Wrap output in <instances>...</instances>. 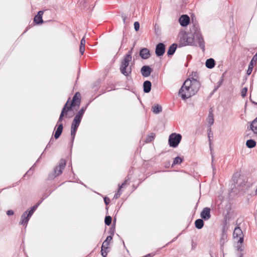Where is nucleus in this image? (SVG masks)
Returning <instances> with one entry per match:
<instances>
[{"mask_svg":"<svg viewBox=\"0 0 257 257\" xmlns=\"http://www.w3.org/2000/svg\"><path fill=\"white\" fill-rule=\"evenodd\" d=\"M190 33L184 32L180 38V43L183 46L193 45L196 42L200 47L203 49L205 47V43L201 34L199 26L193 24L190 27Z\"/></svg>","mask_w":257,"mask_h":257,"instance_id":"nucleus-1","label":"nucleus"},{"mask_svg":"<svg viewBox=\"0 0 257 257\" xmlns=\"http://www.w3.org/2000/svg\"><path fill=\"white\" fill-rule=\"evenodd\" d=\"M200 86L199 82L196 79L188 78L185 80L180 89L179 95L183 100H186L195 95L198 91Z\"/></svg>","mask_w":257,"mask_h":257,"instance_id":"nucleus-2","label":"nucleus"},{"mask_svg":"<svg viewBox=\"0 0 257 257\" xmlns=\"http://www.w3.org/2000/svg\"><path fill=\"white\" fill-rule=\"evenodd\" d=\"M80 97H81V95H80V93L78 92H76L72 98V100L71 104H70V105H68V103H69V100L70 99V98H69L67 101L64 105V106H66L67 111H71L72 109V107L80 105V104L81 102Z\"/></svg>","mask_w":257,"mask_h":257,"instance_id":"nucleus-3","label":"nucleus"},{"mask_svg":"<svg viewBox=\"0 0 257 257\" xmlns=\"http://www.w3.org/2000/svg\"><path fill=\"white\" fill-rule=\"evenodd\" d=\"M182 136L179 134L172 133L169 137L168 142L169 146L172 148H176L180 143Z\"/></svg>","mask_w":257,"mask_h":257,"instance_id":"nucleus-4","label":"nucleus"},{"mask_svg":"<svg viewBox=\"0 0 257 257\" xmlns=\"http://www.w3.org/2000/svg\"><path fill=\"white\" fill-rule=\"evenodd\" d=\"M66 165V161L64 159H61L59 163V165L56 166L54 168V173L52 177L49 176V178H54L57 176L62 174L63 170L64 169Z\"/></svg>","mask_w":257,"mask_h":257,"instance_id":"nucleus-5","label":"nucleus"},{"mask_svg":"<svg viewBox=\"0 0 257 257\" xmlns=\"http://www.w3.org/2000/svg\"><path fill=\"white\" fill-rule=\"evenodd\" d=\"M112 239V235L108 236L106 239L103 241L102 246L101 252L103 257H106L108 252V246L110 241Z\"/></svg>","mask_w":257,"mask_h":257,"instance_id":"nucleus-6","label":"nucleus"},{"mask_svg":"<svg viewBox=\"0 0 257 257\" xmlns=\"http://www.w3.org/2000/svg\"><path fill=\"white\" fill-rule=\"evenodd\" d=\"M233 236L234 238L239 237L238 243L241 244L243 242V234L240 228L238 226L236 227L233 232Z\"/></svg>","mask_w":257,"mask_h":257,"instance_id":"nucleus-7","label":"nucleus"},{"mask_svg":"<svg viewBox=\"0 0 257 257\" xmlns=\"http://www.w3.org/2000/svg\"><path fill=\"white\" fill-rule=\"evenodd\" d=\"M165 52V45L163 43H160L156 45L155 53L158 57L162 56Z\"/></svg>","mask_w":257,"mask_h":257,"instance_id":"nucleus-8","label":"nucleus"},{"mask_svg":"<svg viewBox=\"0 0 257 257\" xmlns=\"http://www.w3.org/2000/svg\"><path fill=\"white\" fill-rule=\"evenodd\" d=\"M200 216L204 220H208L211 217L210 209L208 207L204 208L200 213Z\"/></svg>","mask_w":257,"mask_h":257,"instance_id":"nucleus-9","label":"nucleus"},{"mask_svg":"<svg viewBox=\"0 0 257 257\" xmlns=\"http://www.w3.org/2000/svg\"><path fill=\"white\" fill-rule=\"evenodd\" d=\"M152 71V68L149 66L147 65H145L143 66L141 69V72L142 75L145 77L150 76Z\"/></svg>","mask_w":257,"mask_h":257,"instance_id":"nucleus-10","label":"nucleus"},{"mask_svg":"<svg viewBox=\"0 0 257 257\" xmlns=\"http://www.w3.org/2000/svg\"><path fill=\"white\" fill-rule=\"evenodd\" d=\"M190 18L188 15H183L179 19V22L182 27L187 26L190 23Z\"/></svg>","mask_w":257,"mask_h":257,"instance_id":"nucleus-11","label":"nucleus"},{"mask_svg":"<svg viewBox=\"0 0 257 257\" xmlns=\"http://www.w3.org/2000/svg\"><path fill=\"white\" fill-rule=\"evenodd\" d=\"M140 56L143 59H148L151 56L150 50L148 48H142L140 51Z\"/></svg>","mask_w":257,"mask_h":257,"instance_id":"nucleus-12","label":"nucleus"},{"mask_svg":"<svg viewBox=\"0 0 257 257\" xmlns=\"http://www.w3.org/2000/svg\"><path fill=\"white\" fill-rule=\"evenodd\" d=\"M30 218L27 215V211H25L21 216L20 224L27 226Z\"/></svg>","mask_w":257,"mask_h":257,"instance_id":"nucleus-13","label":"nucleus"},{"mask_svg":"<svg viewBox=\"0 0 257 257\" xmlns=\"http://www.w3.org/2000/svg\"><path fill=\"white\" fill-rule=\"evenodd\" d=\"M227 237V235L226 234V230L225 229V227L224 226L222 228V233L219 241L221 247L223 246V245L226 241Z\"/></svg>","mask_w":257,"mask_h":257,"instance_id":"nucleus-14","label":"nucleus"},{"mask_svg":"<svg viewBox=\"0 0 257 257\" xmlns=\"http://www.w3.org/2000/svg\"><path fill=\"white\" fill-rule=\"evenodd\" d=\"M81 119L82 118L75 116L74 119L72 121L71 127L77 130L81 122Z\"/></svg>","mask_w":257,"mask_h":257,"instance_id":"nucleus-15","label":"nucleus"},{"mask_svg":"<svg viewBox=\"0 0 257 257\" xmlns=\"http://www.w3.org/2000/svg\"><path fill=\"white\" fill-rule=\"evenodd\" d=\"M121 73L125 76H128L132 72L131 66L120 67Z\"/></svg>","mask_w":257,"mask_h":257,"instance_id":"nucleus-16","label":"nucleus"},{"mask_svg":"<svg viewBox=\"0 0 257 257\" xmlns=\"http://www.w3.org/2000/svg\"><path fill=\"white\" fill-rule=\"evenodd\" d=\"M63 128L62 123H60L57 125L56 131L54 134V138L55 139H57L60 137L62 133Z\"/></svg>","mask_w":257,"mask_h":257,"instance_id":"nucleus-17","label":"nucleus"},{"mask_svg":"<svg viewBox=\"0 0 257 257\" xmlns=\"http://www.w3.org/2000/svg\"><path fill=\"white\" fill-rule=\"evenodd\" d=\"M152 84L149 80L145 81L143 83L144 91L145 93H149L151 90Z\"/></svg>","mask_w":257,"mask_h":257,"instance_id":"nucleus-18","label":"nucleus"},{"mask_svg":"<svg viewBox=\"0 0 257 257\" xmlns=\"http://www.w3.org/2000/svg\"><path fill=\"white\" fill-rule=\"evenodd\" d=\"M68 111H67L66 106H64V107L61 111V114H60L59 118L58 119V120L57 121V125L61 123V122L63 120V117H64V115H67V113Z\"/></svg>","mask_w":257,"mask_h":257,"instance_id":"nucleus-19","label":"nucleus"},{"mask_svg":"<svg viewBox=\"0 0 257 257\" xmlns=\"http://www.w3.org/2000/svg\"><path fill=\"white\" fill-rule=\"evenodd\" d=\"M215 65V60L213 58L207 59L205 62V66L207 68L212 69Z\"/></svg>","mask_w":257,"mask_h":257,"instance_id":"nucleus-20","label":"nucleus"},{"mask_svg":"<svg viewBox=\"0 0 257 257\" xmlns=\"http://www.w3.org/2000/svg\"><path fill=\"white\" fill-rule=\"evenodd\" d=\"M207 122L210 126L214 123V115L213 114V110L211 108L209 111V114L207 118Z\"/></svg>","mask_w":257,"mask_h":257,"instance_id":"nucleus-21","label":"nucleus"},{"mask_svg":"<svg viewBox=\"0 0 257 257\" xmlns=\"http://www.w3.org/2000/svg\"><path fill=\"white\" fill-rule=\"evenodd\" d=\"M177 47V45L176 44H172L169 47L167 51V55L168 56H172L173 55Z\"/></svg>","mask_w":257,"mask_h":257,"instance_id":"nucleus-22","label":"nucleus"},{"mask_svg":"<svg viewBox=\"0 0 257 257\" xmlns=\"http://www.w3.org/2000/svg\"><path fill=\"white\" fill-rule=\"evenodd\" d=\"M131 60L128 56H124L123 59L121 61L120 67L129 66V63Z\"/></svg>","mask_w":257,"mask_h":257,"instance_id":"nucleus-23","label":"nucleus"},{"mask_svg":"<svg viewBox=\"0 0 257 257\" xmlns=\"http://www.w3.org/2000/svg\"><path fill=\"white\" fill-rule=\"evenodd\" d=\"M152 109L155 114H158L162 111V106L158 104L154 105L152 107Z\"/></svg>","mask_w":257,"mask_h":257,"instance_id":"nucleus-24","label":"nucleus"},{"mask_svg":"<svg viewBox=\"0 0 257 257\" xmlns=\"http://www.w3.org/2000/svg\"><path fill=\"white\" fill-rule=\"evenodd\" d=\"M250 127L254 134H257V117L252 121Z\"/></svg>","mask_w":257,"mask_h":257,"instance_id":"nucleus-25","label":"nucleus"},{"mask_svg":"<svg viewBox=\"0 0 257 257\" xmlns=\"http://www.w3.org/2000/svg\"><path fill=\"white\" fill-rule=\"evenodd\" d=\"M195 227L199 229H201L204 225V221L202 219H198L195 221Z\"/></svg>","mask_w":257,"mask_h":257,"instance_id":"nucleus-26","label":"nucleus"},{"mask_svg":"<svg viewBox=\"0 0 257 257\" xmlns=\"http://www.w3.org/2000/svg\"><path fill=\"white\" fill-rule=\"evenodd\" d=\"M256 142L252 139L247 140L246 142V146L248 148H253L256 146Z\"/></svg>","mask_w":257,"mask_h":257,"instance_id":"nucleus-27","label":"nucleus"},{"mask_svg":"<svg viewBox=\"0 0 257 257\" xmlns=\"http://www.w3.org/2000/svg\"><path fill=\"white\" fill-rule=\"evenodd\" d=\"M127 182V180L126 179L124 182L120 185V186H119V188H118V190L117 192L115 194L114 196V198H115V199H117L118 198V197H119V196H120L121 193L120 192V189L122 187H123V186L124 185H125V184H126Z\"/></svg>","mask_w":257,"mask_h":257,"instance_id":"nucleus-28","label":"nucleus"},{"mask_svg":"<svg viewBox=\"0 0 257 257\" xmlns=\"http://www.w3.org/2000/svg\"><path fill=\"white\" fill-rule=\"evenodd\" d=\"M207 136H208V138L209 142L210 149V150H211V138H213V132H212L211 128L210 127H209L207 129Z\"/></svg>","mask_w":257,"mask_h":257,"instance_id":"nucleus-29","label":"nucleus"},{"mask_svg":"<svg viewBox=\"0 0 257 257\" xmlns=\"http://www.w3.org/2000/svg\"><path fill=\"white\" fill-rule=\"evenodd\" d=\"M77 129H74L73 128L71 127V146H72L74 140V138L75 137V135L77 132Z\"/></svg>","mask_w":257,"mask_h":257,"instance_id":"nucleus-30","label":"nucleus"},{"mask_svg":"<svg viewBox=\"0 0 257 257\" xmlns=\"http://www.w3.org/2000/svg\"><path fill=\"white\" fill-rule=\"evenodd\" d=\"M155 134L153 133H151L150 134H149L146 139V143H150L152 142L155 138Z\"/></svg>","mask_w":257,"mask_h":257,"instance_id":"nucleus-31","label":"nucleus"},{"mask_svg":"<svg viewBox=\"0 0 257 257\" xmlns=\"http://www.w3.org/2000/svg\"><path fill=\"white\" fill-rule=\"evenodd\" d=\"M86 109V107H82L79 111L76 113V116L80 117L81 118H82V117L83 116V114L84 113V112Z\"/></svg>","mask_w":257,"mask_h":257,"instance_id":"nucleus-32","label":"nucleus"},{"mask_svg":"<svg viewBox=\"0 0 257 257\" xmlns=\"http://www.w3.org/2000/svg\"><path fill=\"white\" fill-rule=\"evenodd\" d=\"M183 158H181L180 157H177L174 159L172 166H173L176 165L180 164L183 162Z\"/></svg>","mask_w":257,"mask_h":257,"instance_id":"nucleus-33","label":"nucleus"},{"mask_svg":"<svg viewBox=\"0 0 257 257\" xmlns=\"http://www.w3.org/2000/svg\"><path fill=\"white\" fill-rule=\"evenodd\" d=\"M34 21L37 24H42L43 22L42 17H40L37 15L35 16Z\"/></svg>","mask_w":257,"mask_h":257,"instance_id":"nucleus-34","label":"nucleus"},{"mask_svg":"<svg viewBox=\"0 0 257 257\" xmlns=\"http://www.w3.org/2000/svg\"><path fill=\"white\" fill-rule=\"evenodd\" d=\"M253 67V62H252V60H251V61H250V62L248 65V69L246 71V73L248 75H250L251 73Z\"/></svg>","mask_w":257,"mask_h":257,"instance_id":"nucleus-35","label":"nucleus"},{"mask_svg":"<svg viewBox=\"0 0 257 257\" xmlns=\"http://www.w3.org/2000/svg\"><path fill=\"white\" fill-rule=\"evenodd\" d=\"M112 218L110 216H106L104 219V222L105 225H110L111 223Z\"/></svg>","mask_w":257,"mask_h":257,"instance_id":"nucleus-36","label":"nucleus"},{"mask_svg":"<svg viewBox=\"0 0 257 257\" xmlns=\"http://www.w3.org/2000/svg\"><path fill=\"white\" fill-rule=\"evenodd\" d=\"M135 44H134L133 47L131 48V49L128 51L127 54H126L124 56H128L129 57V59H131V60L132 59V54L133 50L134 47L135 46Z\"/></svg>","mask_w":257,"mask_h":257,"instance_id":"nucleus-37","label":"nucleus"},{"mask_svg":"<svg viewBox=\"0 0 257 257\" xmlns=\"http://www.w3.org/2000/svg\"><path fill=\"white\" fill-rule=\"evenodd\" d=\"M247 91V87H244L242 89L241 92V94L242 97H244L246 96Z\"/></svg>","mask_w":257,"mask_h":257,"instance_id":"nucleus-38","label":"nucleus"},{"mask_svg":"<svg viewBox=\"0 0 257 257\" xmlns=\"http://www.w3.org/2000/svg\"><path fill=\"white\" fill-rule=\"evenodd\" d=\"M134 29L136 31H138L140 29V23L138 22H135L134 23Z\"/></svg>","mask_w":257,"mask_h":257,"instance_id":"nucleus-39","label":"nucleus"},{"mask_svg":"<svg viewBox=\"0 0 257 257\" xmlns=\"http://www.w3.org/2000/svg\"><path fill=\"white\" fill-rule=\"evenodd\" d=\"M242 243L240 244V243H238V245L237 246V249L238 251H242L243 250V247L242 245Z\"/></svg>","mask_w":257,"mask_h":257,"instance_id":"nucleus-40","label":"nucleus"},{"mask_svg":"<svg viewBox=\"0 0 257 257\" xmlns=\"http://www.w3.org/2000/svg\"><path fill=\"white\" fill-rule=\"evenodd\" d=\"M27 215H28V216L30 218H31L35 211H34L32 209H31L30 210H29V211H28V210H27Z\"/></svg>","mask_w":257,"mask_h":257,"instance_id":"nucleus-41","label":"nucleus"},{"mask_svg":"<svg viewBox=\"0 0 257 257\" xmlns=\"http://www.w3.org/2000/svg\"><path fill=\"white\" fill-rule=\"evenodd\" d=\"M85 51V47L80 46L79 52L81 55H83Z\"/></svg>","mask_w":257,"mask_h":257,"instance_id":"nucleus-42","label":"nucleus"},{"mask_svg":"<svg viewBox=\"0 0 257 257\" xmlns=\"http://www.w3.org/2000/svg\"><path fill=\"white\" fill-rule=\"evenodd\" d=\"M114 228H113V227H111L110 228V230H109V233H110V235H112V237H113V236L114 235Z\"/></svg>","mask_w":257,"mask_h":257,"instance_id":"nucleus-43","label":"nucleus"},{"mask_svg":"<svg viewBox=\"0 0 257 257\" xmlns=\"http://www.w3.org/2000/svg\"><path fill=\"white\" fill-rule=\"evenodd\" d=\"M85 40L84 37H83L80 41V46L85 47Z\"/></svg>","mask_w":257,"mask_h":257,"instance_id":"nucleus-44","label":"nucleus"},{"mask_svg":"<svg viewBox=\"0 0 257 257\" xmlns=\"http://www.w3.org/2000/svg\"><path fill=\"white\" fill-rule=\"evenodd\" d=\"M222 81H223V79H222L221 80L219 81L217 83V86L215 88V90H216L217 89H218L220 86V85L222 84Z\"/></svg>","mask_w":257,"mask_h":257,"instance_id":"nucleus-45","label":"nucleus"},{"mask_svg":"<svg viewBox=\"0 0 257 257\" xmlns=\"http://www.w3.org/2000/svg\"><path fill=\"white\" fill-rule=\"evenodd\" d=\"M104 201L105 204L107 205H108L109 203L110 200L107 197H104Z\"/></svg>","mask_w":257,"mask_h":257,"instance_id":"nucleus-46","label":"nucleus"},{"mask_svg":"<svg viewBox=\"0 0 257 257\" xmlns=\"http://www.w3.org/2000/svg\"><path fill=\"white\" fill-rule=\"evenodd\" d=\"M53 142H54V139H53V137H51L49 143L47 145L46 148H47L49 146H50L51 145H52L53 143Z\"/></svg>","mask_w":257,"mask_h":257,"instance_id":"nucleus-47","label":"nucleus"},{"mask_svg":"<svg viewBox=\"0 0 257 257\" xmlns=\"http://www.w3.org/2000/svg\"><path fill=\"white\" fill-rule=\"evenodd\" d=\"M14 213V212L12 210H9L7 211V214L9 216L12 215Z\"/></svg>","mask_w":257,"mask_h":257,"instance_id":"nucleus-48","label":"nucleus"},{"mask_svg":"<svg viewBox=\"0 0 257 257\" xmlns=\"http://www.w3.org/2000/svg\"><path fill=\"white\" fill-rule=\"evenodd\" d=\"M43 13H44L43 11H40L38 12V13L37 15L38 16H40V17H42Z\"/></svg>","mask_w":257,"mask_h":257,"instance_id":"nucleus-49","label":"nucleus"},{"mask_svg":"<svg viewBox=\"0 0 257 257\" xmlns=\"http://www.w3.org/2000/svg\"><path fill=\"white\" fill-rule=\"evenodd\" d=\"M38 206V204H36L34 206H33L31 209H32L34 211H35L36 209L37 208Z\"/></svg>","mask_w":257,"mask_h":257,"instance_id":"nucleus-50","label":"nucleus"},{"mask_svg":"<svg viewBox=\"0 0 257 257\" xmlns=\"http://www.w3.org/2000/svg\"><path fill=\"white\" fill-rule=\"evenodd\" d=\"M122 18V20H123V23H125V20H126V17L122 15V16H121Z\"/></svg>","mask_w":257,"mask_h":257,"instance_id":"nucleus-51","label":"nucleus"},{"mask_svg":"<svg viewBox=\"0 0 257 257\" xmlns=\"http://www.w3.org/2000/svg\"><path fill=\"white\" fill-rule=\"evenodd\" d=\"M47 197V196H45L42 200H40L36 204H38V206L42 203V202L43 201V200L46 198Z\"/></svg>","mask_w":257,"mask_h":257,"instance_id":"nucleus-52","label":"nucleus"},{"mask_svg":"<svg viewBox=\"0 0 257 257\" xmlns=\"http://www.w3.org/2000/svg\"><path fill=\"white\" fill-rule=\"evenodd\" d=\"M257 58V53L254 55V56L253 57V58H252V61L254 59H256Z\"/></svg>","mask_w":257,"mask_h":257,"instance_id":"nucleus-53","label":"nucleus"},{"mask_svg":"<svg viewBox=\"0 0 257 257\" xmlns=\"http://www.w3.org/2000/svg\"><path fill=\"white\" fill-rule=\"evenodd\" d=\"M238 257H243V253H240L238 254Z\"/></svg>","mask_w":257,"mask_h":257,"instance_id":"nucleus-54","label":"nucleus"},{"mask_svg":"<svg viewBox=\"0 0 257 257\" xmlns=\"http://www.w3.org/2000/svg\"><path fill=\"white\" fill-rule=\"evenodd\" d=\"M212 166L213 172L214 173V171L215 170V168L214 167L212 163Z\"/></svg>","mask_w":257,"mask_h":257,"instance_id":"nucleus-55","label":"nucleus"},{"mask_svg":"<svg viewBox=\"0 0 257 257\" xmlns=\"http://www.w3.org/2000/svg\"><path fill=\"white\" fill-rule=\"evenodd\" d=\"M32 168H31L27 173L26 174H29L31 172V170Z\"/></svg>","mask_w":257,"mask_h":257,"instance_id":"nucleus-56","label":"nucleus"},{"mask_svg":"<svg viewBox=\"0 0 257 257\" xmlns=\"http://www.w3.org/2000/svg\"><path fill=\"white\" fill-rule=\"evenodd\" d=\"M176 238L177 237H175L174 239H173L172 241H174Z\"/></svg>","mask_w":257,"mask_h":257,"instance_id":"nucleus-57","label":"nucleus"}]
</instances>
